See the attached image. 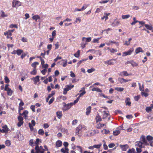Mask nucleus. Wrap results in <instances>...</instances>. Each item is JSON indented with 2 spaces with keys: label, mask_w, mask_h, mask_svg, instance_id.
<instances>
[{
  "label": "nucleus",
  "mask_w": 153,
  "mask_h": 153,
  "mask_svg": "<svg viewBox=\"0 0 153 153\" xmlns=\"http://www.w3.org/2000/svg\"><path fill=\"white\" fill-rule=\"evenodd\" d=\"M36 152H35L34 149H32L31 151V153H44L45 150L43 149L42 146H36L35 147Z\"/></svg>",
  "instance_id": "nucleus-1"
},
{
  "label": "nucleus",
  "mask_w": 153,
  "mask_h": 153,
  "mask_svg": "<svg viewBox=\"0 0 153 153\" xmlns=\"http://www.w3.org/2000/svg\"><path fill=\"white\" fill-rule=\"evenodd\" d=\"M82 130H86V128L84 126H82V125H79L76 128L75 131L76 134L80 137V136L79 135V132Z\"/></svg>",
  "instance_id": "nucleus-2"
},
{
  "label": "nucleus",
  "mask_w": 153,
  "mask_h": 153,
  "mask_svg": "<svg viewBox=\"0 0 153 153\" xmlns=\"http://www.w3.org/2000/svg\"><path fill=\"white\" fill-rule=\"evenodd\" d=\"M63 107L62 109L64 111L68 110L71 108L72 106H73L72 104L71 103L66 104L65 103L63 102Z\"/></svg>",
  "instance_id": "nucleus-3"
},
{
  "label": "nucleus",
  "mask_w": 153,
  "mask_h": 153,
  "mask_svg": "<svg viewBox=\"0 0 153 153\" xmlns=\"http://www.w3.org/2000/svg\"><path fill=\"white\" fill-rule=\"evenodd\" d=\"M22 3L21 2L17 0H13L12 2V7L17 8L21 6Z\"/></svg>",
  "instance_id": "nucleus-4"
},
{
  "label": "nucleus",
  "mask_w": 153,
  "mask_h": 153,
  "mask_svg": "<svg viewBox=\"0 0 153 153\" xmlns=\"http://www.w3.org/2000/svg\"><path fill=\"white\" fill-rule=\"evenodd\" d=\"M74 86V85H66L65 88L64 89L63 94L65 95L66 94L67 91L73 88Z\"/></svg>",
  "instance_id": "nucleus-5"
},
{
  "label": "nucleus",
  "mask_w": 153,
  "mask_h": 153,
  "mask_svg": "<svg viewBox=\"0 0 153 153\" xmlns=\"http://www.w3.org/2000/svg\"><path fill=\"white\" fill-rule=\"evenodd\" d=\"M134 49L133 48H130L127 51L123 52V56H125L128 55H130L134 51Z\"/></svg>",
  "instance_id": "nucleus-6"
},
{
  "label": "nucleus",
  "mask_w": 153,
  "mask_h": 153,
  "mask_svg": "<svg viewBox=\"0 0 153 153\" xmlns=\"http://www.w3.org/2000/svg\"><path fill=\"white\" fill-rule=\"evenodd\" d=\"M18 119L19 122L17 124V126L18 127H20L24 123V122L23 121V119L21 116H19L18 117Z\"/></svg>",
  "instance_id": "nucleus-7"
},
{
  "label": "nucleus",
  "mask_w": 153,
  "mask_h": 153,
  "mask_svg": "<svg viewBox=\"0 0 153 153\" xmlns=\"http://www.w3.org/2000/svg\"><path fill=\"white\" fill-rule=\"evenodd\" d=\"M140 141L142 142V143L146 145H148L149 144L147 143V141L144 136H142L140 138Z\"/></svg>",
  "instance_id": "nucleus-8"
},
{
  "label": "nucleus",
  "mask_w": 153,
  "mask_h": 153,
  "mask_svg": "<svg viewBox=\"0 0 153 153\" xmlns=\"http://www.w3.org/2000/svg\"><path fill=\"white\" fill-rule=\"evenodd\" d=\"M4 34L5 36H7V38H10L11 40L12 39V37H11L12 35V33L9 30H8L6 32H4Z\"/></svg>",
  "instance_id": "nucleus-9"
},
{
  "label": "nucleus",
  "mask_w": 153,
  "mask_h": 153,
  "mask_svg": "<svg viewBox=\"0 0 153 153\" xmlns=\"http://www.w3.org/2000/svg\"><path fill=\"white\" fill-rule=\"evenodd\" d=\"M122 128V127L121 126H120L119 127V128H117V129L115 130L114 131H113V134L115 136H117L118 135L120 132V130H122V129H121V128Z\"/></svg>",
  "instance_id": "nucleus-10"
},
{
  "label": "nucleus",
  "mask_w": 153,
  "mask_h": 153,
  "mask_svg": "<svg viewBox=\"0 0 153 153\" xmlns=\"http://www.w3.org/2000/svg\"><path fill=\"white\" fill-rule=\"evenodd\" d=\"M39 76H37L35 77H33L31 79V80H33L34 82V84H37V83L39 81Z\"/></svg>",
  "instance_id": "nucleus-11"
},
{
  "label": "nucleus",
  "mask_w": 153,
  "mask_h": 153,
  "mask_svg": "<svg viewBox=\"0 0 153 153\" xmlns=\"http://www.w3.org/2000/svg\"><path fill=\"white\" fill-rule=\"evenodd\" d=\"M144 51L142 48L140 47H138L136 48L135 51V53L136 54H137L139 53H143Z\"/></svg>",
  "instance_id": "nucleus-12"
},
{
  "label": "nucleus",
  "mask_w": 153,
  "mask_h": 153,
  "mask_svg": "<svg viewBox=\"0 0 153 153\" xmlns=\"http://www.w3.org/2000/svg\"><path fill=\"white\" fill-rule=\"evenodd\" d=\"M112 60L114 61L115 60V59H112L107 60L104 62V63L105 64L107 65H113L114 64V62L112 61Z\"/></svg>",
  "instance_id": "nucleus-13"
},
{
  "label": "nucleus",
  "mask_w": 153,
  "mask_h": 153,
  "mask_svg": "<svg viewBox=\"0 0 153 153\" xmlns=\"http://www.w3.org/2000/svg\"><path fill=\"white\" fill-rule=\"evenodd\" d=\"M120 147L121 149L123 151H126L128 148V145H120Z\"/></svg>",
  "instance_id": "nucleus-14"
},
{
  "label": "nucleus",
  "mask_w": 153,
  "mask_h": 153,
  "mask_svg": "<svg viewBox=\"0 0 153 153\" xmlns=\"http://www.w3.org/2000/svg\"><path fill=\"white\" fill-rule=\"evenodd\" d=\"M109 115L108 111H104L102 112V118L104 119L106 118Z\"/></svg>",
  "instance_id": "nucleus-15"
},
{
  "label": "nucleus",
  "mask_w": 153,
  "mask_h": 153,
  "mask_svg": "<svg viewBox=\"0 0 153 153\" xmlns=\"http://www.w3.org/2000/svg\"><path fill=\"white\" fill-rule=\"evenodd\" d=\"M104 126H105V128L106 127V124L99 123L97 124L96 126V127L98 129H101Z\"/></svg>",
  "instance_id": "nucleus-16"
},
{
  "label": "nucleus",
  "mask_w": 153,
  "mask_h": 153,
  "mask_svg": "<svg viewBox=\"0 0 153 153\" xmlns=\"http://www.w3.org/2000/svg\"><path fill=\"white\" fill-rule=\"evenodd\" d=\"M28 114V112L27 110L25 111L22 113L21 114L20 113V116L21 115H23L24 117L25 118V119H27V115Z\"/></svg>",
  "instance_id": "nucleus-17"
},
{
  "label": "nucleus",
  "mask_w": 153,
  "mask_h": 153,
  "mask_svg": "<svg viewBox=\"0 0 153 153\" xmlns=\"http://www.w3.org/2000/svg\"><path fill=\"white\" fill-rule=\"evenodd\" d=\"M82 40L83 41L85 42V43L86 42H89L91 41V37L87 38L83 37Z\"/></svg>",
  "instance_id": "nucleus-18"
},
{
  "label": "nucleus",
  "mask_w": 153,
  "mask_h": 153,
  "mask_svg": "<svg viewBox=\"0 0 153 153\" xmlns=\"http://www.w3.org/2000/svg\"><path fill=\"white\" fill-rule=\"evenodd\" d=\"M142 142L141 141H137L135 143V145L136 147H142Z\"/></svg>",
  "instance_id": "nucleus-19"
},
{
  "label": "nucleus",
  "mask_w": 153,
  "mask_h": 153,
  "mask_svg": "<svg viewBox=\"0 0 153 153\" xmlns=\"http://www.w3.org/2000/svg\"><path fill=\"white\" fill-rule=\"evenodd\" d=\"M120 24V22L117 21L116 20H114L113 23H112L111 25L113 27H115L116 26H117L119 25Z\"/></svg>",
  "instance_id": "nucleus-20"
},
{
  "label": "nucleus",
  "mask_w": 153,
  "mask_h": 153,
  "mask_svg": "<svg viewBox=\"0 0 153 153\" xmlns=\"http://www.w3.org/2000/svg\"><path fill=\"white\" fill-rule=\"evenodd\" d=\"M125 102L126 105L130 106L131 105V102H130V99L128 97L126 98L125 100Z\"/></svg>",
  "instance_id": "nucleus-21"
},
{
  "label": "nucleus",
  "mask_w": 153,
  "mask_h": 153,
  "mask_svg": "<svg viewBox=\"0 0 153 153\" xmlns=\"http://www.w3.org/2000/svg\"><path fill=\"white\" fill-rule=\"evenodd\" d=\"M61 152L63 153H68V149L66 147L63 148L61 149Z\"/></svg>",
  "instance_id": "nucleus-22"
},
{
  "label": "nucleus",
  "mask_w": 153,
  "mask_h": 153,
  "mask_svg": "<svg viewBox=\"0 0 153 153\" xmlns=\"http://www.w3.org/2000/svg\"><path fill=\"white\" fill-rule=\"evenodd\" d=\"M62 142L59 140L56 142V146L57 147H60L62 146Z\"/></svg>",
  "instance_id": "nucleus-23"
},
{
  "label": "nucleus",
  "mask_w": 153,
  "mask_h": 153,
  "mask_svg": "<svg viewBox=\"0 0 153 153\" xmlns=\"http://www.w3.org/2000/svg\"><path fill=\"white\" fill-rule=\"evenodd\" d=\"M92 91H96L98 92H100L101 93L102 92V90L100 89L99 88H94L92 89Z\"/></svg>",
  "instance_id": "nucleus-24"
},
{
  "label": "nucleus",
  "mask_w": 153,
  "mask_h": 153,
  "mask_svg": "<svg viewBox=\"0 0 153 153\" xmlns=\"http://www.w3.org/2000/svg\"><path fill=\"white\" fill-rule=\"evenodd\" d=\"M91 107L89 106L86 108V115H88L91 113Z\"/></svg>",
  "instance_id": "nucleus-25"
},
{
  "label": "nucleus",
  "mask_w": 153,
  "mask_h": 153,
  "mask_svg": "<svg viewBox=\"0 0 153 153\" xmlns=\"http://www.w3.org/2000/svg\"><path fill=\"white\" fill-rule=\"evenodd\" d=\"M39 63L38 62H36L32 63L31 65L34 68V69H36L37 65H39Z\"/></svg>",
  "instance_id": "nucleus-26"
},
{
  "label": "nucleus",
  "mask_w": 153,
  "mask_h": 153,
  "mask_svg": "<svg viewBox=\"0 0 153 153\" xmlns=\"http://www.w3.org/2000/svg\"><path fill=\"white\" fill-rule=\"evenodd\" d=\"M3 129L1 131V132L3 133H5L7 132L8 130V128H7V126H5L3 127Z\"/></svg>",
  "instance_id": "nucleus-27"
},
{
  "label": "nucleus",
  "mask_w": 153,
  "mask_h": 153,
  "mask_svg": "<svg viewBox=\"0 0 153 153\" xmlns=\"http://www.w3.org/2000/svg\"><path fill=\"white\" fill-rule=\"evenodd\" d=\"M129 63H130L133 67H136L138 65V64L133 61H130Z\"/></svg>",
  "instance_id": "nucleus-28"
},
{
  "label": "nucleus",
  "mask_w": 153,
  "mask_h": 153,
  "mask_svg": "<svg viewBox=\"0 0 153 153\" xmlns=\"http://www.w3.org/2000/svg\"><path fill=\"white\" fill-rule=\"evenodd\" d=\"M32 18L33 20H34L36 21H37L38 19H40V17L38 15H36L33 16Z\"/></svg>",
  "instance_id": "nucleus-29"
},
{
  "label": "nucleus",
  "mask_w": 153,
  "mask_h": 153,
  "mask_svg": "<svg viewBox=\"0 0 153 153\" xmlns=\"http://www.w3.org/2000/svg\"><path fill=\"white\" fill-rule=\"evenodd\" d=\"M0 13L1 17L3 18L7 17L8 16V15L5 14V13L2 10L1 11Z\"/></svg>",
  "instance_id": "nucleus-30"
},
{
  "label": "nucleus",
  "mask_w": 153,
  "mask_h": 153,
  "mask_svg": "<svg viewBox=\"0 0 153 153\" xmlns=\"http://www.w3.org/2000/svg\"><path fill=\"white\" fill-rule=\"evenodd\" d=\"M56 115L58 118L60 119L62 116V111H58L56 112Z\"/></svg>",
  "instance_id": "nucleus-31"
},
{
  "label": "nucleus",
  "mask_w": 153,
  "mask_h": 153,
  "mask_svg": "<svg viewBox=\"0 0 153 153\" xmlns=\"http://www.w3.org/2000/svg\"><path fill=\"white\" fill-rule=\"evenodd\" d=\"M95 120L96 122L100 121L102 120V119L101 117L98 114H97V115L96 116Z\"/></svg>",
  "instance_id": "nucleus-32"
},
{
  "label": "nucleus",
  "mask_w": 153,
  "mask_h": 153,
  "mask_svg": "<svg viewBox=\"0 0 153 153\" xmlns=\"http://www.w3.org/2000/svg\"><path fill=\"white\" fill-rule=\"evenodd\" d=\"M102 145V144L101 143H100L98 144H95L94 145V149L96 148L97 149H99L100 148L101 146Z\"/></svg>",
  "instance_id": "nucleus-33"
},
{
  "label": "nucleus",
  "mask_w": 153,
  "mask_h": 153,
  "mask_svg": "<svg viewBox=\"0 0 153 153\" xmlns=\"http://www.w3.org/2000/svg\"><path fill=\"white\" fill-rule=\"evenodd\" d=\"M102 134H107L109 133L110 131L108 130H107L106 129H104L102 130L101 131Z\"/></svg>",
  "instance_id": "nucleus-34"
},
{
  "label": "nucleus",
  "mask_w": 153,
  "mask_h": 153,
  "mask_svg": "<svg viewBox=\"0 0 153 153\" xmlns=\"http://www.w3.org/2000/svg\"><path fill=\"white\" fill-rule=\"evenodd\" d=\"M123 75L125 76H127L129 75H130V74H128V73L126 71H125L121 72L120 73V75Z\"/></svg>",
  "instance_id": "nucleus-35"
},
{
  "label": "nucleus",
  "mask_w": 153,
  "mask_h": 153,
  "mask_svg": "<svg viewBox=\"0 0 153 153\" xmlns=\"http://www.w3.org/2000/svg\"><path fill=\"white\" fill-rule=\"evenodd\" d=\"M29 145L33 147L34 146V142L33 139H30L29 142Z\"/></svg>",
  "instance_id": "nucleus-36"
},
{
  "label": "nucleus",
  "mask_w": 153,
  "mask_h": 153,
  "mask_svg": "<svg viewBox=\"0 0 153 153\" xmlns=\"http://www.w3.org/2000/svg\"><path fill=\"white\" fill-rule=\"evenodd\" d=\"M37 71L36 69H33L32 71L30 72V74L31 75H35L36 74Z\"/></svg>",
  "instance_id": "nucleus-37"
},
{
  "label": "nucleus",
  "mask_w": 153,
  "mask_h": 153,
  "mask_svg": "<svg viewBox=\"0 0 153 153\" xmlns=\"http://www.w3.org/2000/svg\"><path fill=\"white\" fill-rule=\"evenodd\" d=\"M40 141V140L39 139H36V141L34 142V144L36 145V146H39L38 145Z\"/></svg>",
  "instance_id": "nucleus-38"
},
{
  "label": "nucleus",
  "mask_w": 153,
  "mask_h": 153,
  "mask_svg": "<svg viewBox=\"0 0 153 153\" xmlns=\"http://www.w3.org/2000/svg\"><path fill=\"white\" fill-rule=\"evenodd\" d=\"M152 108L150 107H147L146 108V110L148 113H149L152 111Z\"/></svg>",
  "instance_id": "nucleus-39"
},
{
  "label": "nucleus",
  "mask_w": 153,
  "mask_h": 153,
  "mask_svg": "<svg viewBox=\"0 0 153 153\" xmlns=\"http://www.w3.org/2000/svg\"><path fill=\"white\" fill-rule=\"evenodd\" d=\"M115 89L119 91H122L124 90V88L121 87H117L115 88Z\"/></svg>",
  "instance_id": "nucleus-40"
},
{
  "label": "nucleus",
  "mask_w": 153,
  "mask_h": 153,
  "mask_svg": "<svg viewBox=\"0 0 153 153\" xmlns=\"http://www.w3.org/2000/svg\"><path fill=\"white\" fill-rule=\"evenodd\" d=\"M23 51L21 49H17V54L19 56L23 52Z\"/></svg>",
  "instance_id": "nucleus-41"
},
{
  "label": "nucleus",
  "mask_w": 153,
  "mask_h": 153,
  "mask_svg": "<svg viewBox=\"0 0 153 153\" xmlns=\"http://www.w3.org/2000/svg\"><path fill=\"white\" fill-rule=\"evenodd\" d=\"M7 91V94L9 96H11L12 95L13 93V91L10 88L9 90Z\"/></svg>",
  "instance_id": "nucleus-42"
},
{
  "label": "nucleus",
  "mask_w": 153,
  "mask_h": 153,
  "mask_svg": "<svg viewBox=\"0 0 153 153\" xmlns=\"http://www.w3.org/2000/svg\"><path fill=\"white\" fill-rule=\"evenodd\" d=\"M144 26L148 30H151L152 27V26L149 25L148 24H145L144 25Z\"/></svg>",
  "instance_id": "nucleus-43"
},
{
  "label": "nucleus",
  "mask_w": 153,
  "mask_h": 153,
  "mask_svg": "<svg viewBox=\"0 0 153 153\" xmlns=\"http://www.w3.org/2000/svg\"><path fill=\"white\" fill-rule=\"evenodd\" d=\"M130 17L129 15H123L122 16V18L123 19H126L129 18Z\"/></svg>",
  "instance_id": "nucleus-44"
},
{
  "label": "nucleus",
  "mask_w": 153,
  "mask_h": 153,
  "mask_svg": "<svg viewBox=\"0 0 153 153\" xmlns=\"http://www.w3.org/2000/svg\"><path fill=\"white\" fill-rule=\"evenodd\" d=\"M80 51L78 50L77 51V53H76L74 54V55L76 57H78L80 55Z\"/></svg>",
  "instance_id": "nucleus-45"
},
{
  "label": "nucleus",
  "mask_w": 153,
  "mask_h": 153,
  "mask_svg": "<svg viewBox=\"0 0 153 153\" xmlns=\"http://www.w3.org/2000/svg\"><path fill=\"white\" fill-rule=\"evenodd\" d=\"M5 82L6 83H9L10 82V80L7 76H5L4 78Z\"/></svg>",
  "instance_id": "nucleus-46"
},
{
  "label": "nucleus",
  "mask_w": 153,
  "mask_h": 153,
  "mask_svg": "<svg viewBox=\"0 0 153 153\" xmlns=\"http://www.w3.org/2000/svg\"><path fill=\"white\" fill-rule=\"evenodd\" d=\"M88 134L86 135V136L87 137L91 136L94 135V134L93 131L91 132H88Z\"/></svg>",
  "instance_id": "nucleus-47"
},
{
  "label": "nucleus",
  "mask_w": 153,
  "mask_h": 153,
  "mask_svg": "<svg viewBox=\"0 0 153 153\" xmlns=\"http://www.w3.org/2000/svg\"><path fill=\"white\" fill-rule=\"evenodd\" d=\"M95 70L94 68H92L91 69H88L87 71L88 73H90L94 71Z\"/></svg>",
  "instance_id": "nucleus-48"
},
{
  "label": "nucleus",
  "mask_w": 153,
  "mask_h": 153,
  "mask_svg": "<svg viewBox=\"0 0 153 153\" xmlns=\"http://www.w3.org/2000/svg\"><path fill=\"white\" fill-rule=\"evenodd\" d=\"M103 142L104 143L103 145L104 149L105 150H107L108 149V147L106 145V143L104 140H103Z\"/></svg>",
  "instance_id": "nucleus-49"
},
{
  "label": "nucleus",
  "mask_w": 153,
  "mask_h": 153,
  "mask_svg": "<svg viewBox=\"0 0 153 153\" xmlns=\"http://www.w3.org/2000/svg\"><path fill=\"white\" fill-rule=\"evenodd\" d=\"M61 131L62 132H63L65 133L66 134H68V130L65 128H62L61 129Z\"/></svg>",
  "instance_id": "nucleus-50"
},
{
  "label": "nucleus",
  "mask_w": 153,
  "mask_h": 153,
  "mask_svg": "<svg viewBox=\"0 0 153 153\" xmlns=\"http://www.w3.org/2000/svg\"><path fill=\"white\" fill-rule=\"evenodd\" d=\"M38 58H39L41 61V64L42 65H43L45 64V61L42 58L40 57H38Z\"/></svg>",
  "instance_id": "nucleus-51"
},
{
  "label": "nucleus",
  "mask_w": 153,
  "mask_h": 153,
  "mask_svg": "<svg viewBox=\"0 0 153 153\" xmlns=\"http://www.w3.org/2000/svg\"><path fill=\"white\" fill-rule=\"evenodd\" d=\"M97 51L98 52L100 51L99 50L96 51L94 49H90V50H89L87 51V52H91L93 53H95Z\"/></svg>",
  "instance_id": "nucleus-52"
},
{
  "label": "nucleus",
  "mask_w": 153,
  "mask_h": 153,
  "mask_svg": "<svg viewBox=\"0 0 153 153\" xmlns=\"http://www.w3.org/2000/svg\"><path fill=\"white\" fill-rule=\"evenodd\" d=\"M38 133L40 135H43L44 133V131L42 129H40L38 131Z\"/></svg>",
  "instance_id": "nucleus-53"
},
{
  "label": "nucleus",
  "mask_w": 153,
  "mask_h": 153,
  "mask_svg": "<svg viewBox=\"0 0 153 153\" xmlns=\"http://www.w3.org/2000/svg\"><path fill=\"white\" fill-rule=\"evenodd\" d=\"M5 144L7 146H10L11 144L10 141L9 140H7L6 141Z\"/></svg>",
  "instance_id": "nucleus-54"
},
{
  "label": "nucleus",
  "mask_w": 153,
  "mask_h": 153,
  "mask_svg": "<svg viewBox=\"0 0 153 153\" xmlns=\"http://www.w3.org/2000/svg\"><path fill=\"white\" fill-rule=\"evenodd\" d=\"M9 27L10 28H13V27H15L16 28H18L17 25H14L13 24H11L10 25Z\"/></svg>",
  "instance_id": "nucleus-55"
},
{
  "label": "nucleus",
  "mask_w": 153,
  "mask_h": 153,
  "mask_svg": "<svg viewBox=\"0 0 153 153\" xmlns=\"http://www.w3.org/2000/svg\"><path fill=\"white\" fill-rule=\"evenodd\" d=\"M147 140L149 141H151L153 139V137L151 136H147Z\"/></svg>",
  "instance_id": "nucleus-56"
},
{
  "label": "nucleus",
  "mask_w": 153,
  "mask_h": 153,
  "mask_svg": "<svg viewBox=\"0 0 153 153\" xmlns=\"http://www.w3.org/2000/svg\"><path fill=\"white\" fill-rule=\"evenodd\" d=\"M109 1L108 0H102L99 2L100 4H105L107 3Z\"/></svg>",
  "instance_id": "nucleus-57"
},
{
  "label": "nucleus",
  "mask_w": 153,
  "mask_h": 153,
  "mask_svg": "<svg viewBox=\"0 0 153 153\" xmlns=\"http://www.w3.org/2000/svg\"><path fill=\"white\" fill-rule=\"evenodd\" d=\"M135 149L134 148L129 149L128 151V153H133V152L135 151Z\"/></svg>",
  "instance_id": "nucleus-58"
},
{
  "label": "nucleus",
  "mask_w": 153,
  "mask_h": 153,
  "mask_svg": "<svg viewBox=\"0 0 153 153\" xmlns=\"http://www.w3.org/2000/svg\"><path fill=\"white\" fill-rule=\"evenodd\" d=\"M61 64L63 67H65L67 65V60H65V62L62 63Z\"/></svg>",
  "instance_id": "nucleus-59"
},
{
  "label": "nucleus",
  "mask_w": 153,
  "mask_h": 153,
  "mask_svg": "<svg viewBox=\"0 0 153 153\" xmlns=\"http://www.w3.org/2000/svg\"><path fill=\"white\" fill-rule=\"evenodd\" d=\"M141 149V148H140V147H136V150L137 153H140L141 152L142 150Z\"/></svg>",
  "instance_id": "nucleus-60"
},
{
  "label": "nucleus",
  "mask_w": 153,
  "mask_h": 153,
  "mask_svg": "<svg viewBox=\"0 0 153 153\" xmlns=\"http://www.w3.org/2000/svg\"><path fill=\"white\" fill-rule=\"evenodd\" d=\"M115 145L113 143H111L108 145V147L110 148H112L115 146Z\"/></svg>",
  "instance_id": "nucleus-61"
},
{
  "label": "nucleus",
  "mask_w": 153,
  "mask_h": 153,
  "mask_svg": "<svg viewBox=\"0 0 153 153\" xmlns=\"http://www.w3.org/2000/svg\"><path fill=\"white\" fill-rule=\"evenodd\" d=\"M76 148L79 149V150L80 153H82V149L81 146H77Z\"/></svg>",
  "instance_id": "nucleus-62"
},
{
  "label": "nucleus",
  "mask_w": 153,
  "mask_h": 153,
  "mask_svg": "<svg viewBox=\"0 0 153 153\" xmlns=\"http://www.w3.org/2000/svg\"><path fill=\"white\" fill-rule=\"evenodd\" d=\"M54 98L53 97H52L50 100L48 102L49 105L51 104L54 101Z\"/></svg>",
  "instance_id": "nucleus-63"
},
{
  "label": "nucleus",
  "mask_w": 153,
  "mask_h": 153,
  "mask_svg": "<svg viewBox=\"0 0 153 153\" xmlns=\"http://www.w3.org/2000/svg\"><path fill=\"white\" fill-rule=\"evenodd\" d=\"M141 94H142V95L143 96L145 97H147L149 95V94H148L143 92H141Z\"/></svg>",
  "instance_id": "nucleus-64"
}]
</instances>
